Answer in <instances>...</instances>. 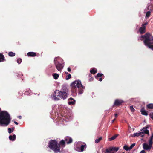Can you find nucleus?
Returning <instances> with one entry per match:
<instances>
[{
    "mask_svg": "<svg viewBox=\"0 0 153 153\" xmlns=\"http://www.w3.org/2000/svg\"><path fill=\"white\" fill-rule=\"evenodd\" d=\"M70 86L72 92L76 94L77 92L80 94L83 93L85 88V87L82 85L81 81L79 80H76L73 82Z\"/></svg>",
    "mask_w": 153,
    "mask_h": 153,
    "instance_id": "obj_1",
    "label": "nucleus"
},
{
    "mask_svg": "<svg viewBox=\"0 0 153 153\" xmlns=\"http://www.w3.org/2000/svg\"><path fill=\"white\" fill-rule=\"evenodd\" d=\"M11 121L10 116L6 111H3L0 112V125L2 126H6L10 123Z\"/></svg>",
    "mask_w": 153,
    "mask_h": 153,
    "instance_id": "obj_2",
    "label": "nucleus"
},
{
    "mask_svg": "<svg viewBox=\"0 0 153 153\" xmlns=\"http://www.w3.org/2000/svg\"><path fill=\"white\" fill-rule=\"evenodd\" d=\"M151 36V35L150 33H147L144 35H142L140 37V40L142 41L143 39H144L143 41V43L144 45L149 48L153 50V45L151 44L150 42L151 40L150 38Z\"/></svg>",
    "mask_w": 153,
    "mask_h": 153,
    "instance_id": "obj_3",
    "label": "nucleus"
},
{
    "mask_svg": "<svg viewBox=\"0 0 153 153\" xmlns=\"http://www.w3.org/2000/svg\"><path fill=\"white\" fill-rule=\"evenodd\" d=\"M48 146L55 153L60 152V146L59 144H58V142L56 140H50L49 142Z\"/></svg>",
    "mask_w": 153,
    "mask_h": 153,
    "instance_id": "obj_4",
    "label": "nucleus"
},
{
    "mask_svg": "<svg viewBox=\"0 0 153 153\" xmlns=\"http://www.w3.org/2000/svg\"><path fill=\"white\" fill-rule=\"evenodd\" d=\"M68 94V93L56 90L54 92V94H53V98L56 100H59L60 98L65 99L67 97V94Z\"/></svg>",
    "mask_w": 153,
    "mask_h": 153,
    "instance_id": "obj_5",
    "label": "nucleus"
},
{
    "mask_svg": "<svg viewBox=\"0 0 153 153\" xmlns=\"http://www.w3.org/2000/svg\"><path fill=\"white\" fill-rule=\"evenodd\" d=\"M56 58L54 59V63L58 71H61L63 68V66L62 64V61L60 62L57 61L56 59Z\"/></svg>",
    "mask_w": 153,
    "mask_h": 153,
    "instance_id": "obj_6",
    "label": "nucleus"
},
{
    "mask_svg": "<svg viewBox=\"0 0 153 153\" xmlns=\"http://www.w3.org/2000/svg\"><path fill=\"white\" fill-rule=\"evenodd\" d=\"M119 149V147H110L106 149L105 153H114L113 151L117 152Z\"/></svg>",
    "mask_w": 153,
    "mask_h": 153,
    "instance_id": "obj_7",
    "label": "nucleus"
},
{
    "mask_svg": "<svg viewBox=\"0 0 153 153\" xmlns=\"http://www.w3.org/2000/svg\"><path fill=\"white\" fill-rule=\"evenodd\" d=\"M147 24V23L142 24V27L139 29V31L141 34H143L146 32V27L145 26Z\"/></svg>",
    "mask_w": 153,
    "mask_h": 153,
    "instance_id": "obj_8",
    "label": "nucleus"
},
{
    "mask_svg": "<svg viewBox=\"0 0 153 153\" xmlns=\"http://www.w3.org/2000/svg\"><path fill=\"white\" fill-rule=\"evenodd\" d=\"M152 145H150L149 143V145L146 143H144L143 144V148L145 150H150L152 148Z\"/></svg>",
    "mask_w": 153,
    "mask_h": 153,
    "instance_id": "obj_9",
    "label": "nucleus"
},
{
    "mask_svg": "<svg viewBox=\"0 0 153 153\" xmlns=\"http://www.w3.org/2000/svg\"><path fill=\"white\" fill-rule=\"evenodd\" d=\"M123 102L122 100L117 99L115 100L114 105L115 106H118L121 105Z\"/></svg>",
    "mask_w": 153,
    "mask_h": 153,
    "instance_id": "obj_10",
    "label": "nucleus"
},
{
    "mask_svg": "<svg viewBox=\"0 0 153 153\" xmlns=\"http://www.w3.org/2000/svg\"><path fill=\"white\" fill-rule=\"evenodd\" d=\"M65 141L66 142L67 144H70L72 142V139L69 137H66L65 138Z\"/></svg>",
    "mask_w": 153,
    "mask_h": 153,
    "instance_id": "obj_11",
    "label": "nucleus"
},
{
    "mask_svg": "<svg viewBox=\"0 0 153 153\" xmlns=\"http://www.w3.org/2000/svg\"><path fill=\"white\" fill-rule=\"evenodd\" d=\"M60 91L68 93V91L67 86L65 85H63L61 91Z\"/></svg>",
    "mask_w": 153,
    "mask_h": 153,
    "instance_id": "obj_12",
    "label": "nucleus"
},
{
    "mask_svg": "<svg viewBox=\"0 0 153 153\" xmlns=\"http://www.w3.org/2000/svg\"><path fill=\"white\" fill-rule=\"evenodd\" d=\"M140 111L141 112V114L145 116H147L148 115V111H146L145 110L144 107H142L140 109Z\"/></svg>",
    "mask_w": 153,
    "mask_h": 153,
    "instance_id": "obj_13",
    "label": "nucleus"
},
{
    "mask_svg": "<svg viewBox=\"0 0 153 153\" xmlns=\"http://www.w3.org/2000/svg\"><path fill=\"white\" fill-rule=\"evenodd\" d=\"M139 136H141L142 137H143L144 136V133L143 132H140L139 133H134L132 137H135L136 136L138 137Z\"/></svg>",
    "mask_w": 153,
    "mask_h": 153,
    "instance_id": "obj_14",
    "label": "nucleus"
},
{
    "mask_svg": "<svg viewBox=\"0 0 153 153\" xmlns=\"http://www.w3.org/2000/svg\"><path fill=\"white\" fill-rule=\"evenodd\" d=\"M27 55L29 57H35L36 56V53L33 52H29L27 53Z\"/></svg>",
    "mask_w": 153,
    "mask_h": 153,
    "instance_id": "obj_15",
    "label": "nucleus"
},
{
    "mask_svg": "<svg viewBox=\"0 0 153 153\" xmlns=\"http://www.w3.org/2000/svg\"><path fill=\"white\" fill-rule=\"evenodd\" d=\"M147 128H148V127H146V128H144L143 129V131H142V132H143V133H144V134H149V131L148 130L146 129Z\"/></svg>",
    "mask_w": 153,
    "mask_h": 153,
    "instance_id": "obj_16",
    "label": "nucleus"
},
{
    "mask_svg": "<svg viewBox=\"0 0 153 153\" xmlns=\"http://www.w3.org/2000/svg\"><path fill=\"white\" fill-rule=\"evenodd\" d=\"M9 139L12 141H14L16 138V136L15 134H14L13 136L10 135L9 137Z\"/></svg>",
    "mask_w": 153,
    "mask_h": 153,
    "instance_id": "obj_17",
    "label": "nucleus"
},
{
    "mask_svg": "<svg viewBox=\"0 0 153 153\" xmlns=\"http://www.w3.org/2000/svg\"><path fill=\"white\" fill-rule=\"evenodd\" d=\"M146 108L148 109H153V103H150L147 105Z\"/></svg>",
    "mask_w": 153,
    "mask_h": 153,
    "instance_id": "obj_18",
    "label": "nucleus"
},
{
    "mask_svg": "<svg viewBox=\"0 0 153 153\" xmlns=\"http://www.w3.org/2000/svg\"><path fill=\"white\" fill-rule=\"evenodd\" d=\"M97 72V69L94 68H92L91 70H90L91 73L93 74H95Z\"/></svg>",
    "mask_w": 153,
    "mask_h": 153,
    "instance_id": "obj_19",
    "label": "nucleus"
},
{
    "mask_svg": "<svg viewBox=\"0 0 153 153\" xmlns=\"http://www.w3.org/2000/svg\"><path fill=\"white\" fill-rule=\"evenodd\" d=\"M119 135L118 134H116L111 137L109 138V139L110 141H112L115 139Z\"/></svg>",
    "mask_w": 153,
    "mask_h": 153,
    "instance_id": "obj_20",
    "label": "nucleus"
},
{
    "mask_svg": "<svg viewBox=\"0 0 153 153\" xmlns=\"http://www.w3.org/2000/svg\"><path fill=\"white\" fill-rule=\"evenodd\" d=\"M153 134H152V136L151 137L149 140V143L150 145H152L153 144Z\"/></svg>",
    "mask_w": 153,
    "mask_h": 153,
    "instance_id": "obj_21",
    "label": "nucleus"
},
{
    "mask_svg": "<svg viewBox=\"0 0 153 153\" xmlns=\"http://www.w3.org/2000/svg\"><path fill=\"white\" fill-rule=\"evenodd\" d=\"M4 60V56L1 53H0V62H2Z\"/></svg>",
    "mask_w": 153,
    "mask_h": 153,
    "instance_id": "obj_22",
    "label": "nucleus"
},
{
    "mask_svg": "<svg viewBox=\"0 0 153 153\" xmlns=\"http://www.w3.org/2000/svg\"><path fill=\"white\" fill-rule=\"evenodd\" d=\"M75 103V100H73L72 101H68V103L69 105H73Z\"/></svg>",
    "mask_w": 153,
    "mask_h": 153,
    "instance_id": "obj_23",
    "label": "nucleus"
},
{
    "mask_svg": "<svg viewBox=\"0 0 153 153\" xmlns=\"http://www.w3.org/2000/svg\"><path fill=\"white\" fill-rule=\"evenodd\" d=\"M86 144L85 145H82L80 147V150L81 152H83L84 151V148L85 147L86 148Z\"/></svg>",
    "mask_w": 153,
    "mask_h": 153,
    "instance_id": "obj_24",
    "label": "nucleus"
},
{
    "mask_svg": "<svg viewBox=\"0 0 153 153\" xmlns=\"http://www.w3.org/2000/svg\"><path fill=\"white\" fill-rule=\"evenodd\" d=\"M53 76L55 79H57L59 77V75L56 73H54L53 74Z\"/></svg>",
    "mask_w": 153,
    "mask_h": 153,
    "instance_id": "obj_25",
    "label": "nucleus"
},
{
    "mask_svg": "<svg viewBox=\"0 0 153 153\" xmlns=\"http://www.w3.org/2000/svg\"><path fill=\"white\" fill-rule=\"evenodd\" d=\"M8 55L10 56H14L15 55V53L12 52H9Z\"/></svg>",
    "mask_w": 153,
    "mask_h": 153,
    "instance_id": "obj_26",
    "label": "nucleus"
},
{
    "mask_svg": "<svg viewBox=\"0 0 153 153\" xmlns=\"http://www.w3.org/2000/svg\"><path fill=\"white\" fill-rule=\"evenodd\" d=\"M102 139V137H100L98 139H96L95 140V142L96 143H97L100 142Z\"/></svg>",
    "mask_w": 153,
    "mask_h": 153,
    "instance_id": "obj_27",
    "label": "nucleus"
},
{
    "mask_svg": "<svg viewBox=\"0 0 153 153\" xmlns=\"http://www.w3.org/2000/svg\"><path fill=\"white\" fill-rule=\"evenodd\" d=\"M65 140H61L59 142L61 146H65Z\"/></svg>",
    "mask_w": 153,
    "mask_h": 153,
    "instance_id": "obj_28",
    "label": "nucleus"
},
{
    "mask_svg": "<svg viewBox=\"0 0 153 153\" xmlns=\"http://www.w3.org/2000/svg\"><path fill=\"white\" fill-rule=\"evenodd\" d=\"M151 14V12L150 11H148L146 13V17L147 18L149 17Z\"/></svg>",
    "mask_w": 153,
    "mask_h": 153,
    "instance_id": "obj_29",
    "label": "nucleus"
},
{
    "mask_svg": "<svg viewBox=\"0 0 153 153\" xmlns=\"http://www.w3.org/2000/svg\"><path fill=\"white\" fill-rule=\"evenodd\" d=\"M123 149H124L126 151H128V150H130V149H129V147H128L127 146L125 145L123 146Z\"/></svg>",
    "mask_w": 153,
    "mask_h": 153,
    "instance_id": "obj_30",
    "label": "nucleus"
},
{
    "mask_svg": "<svg viewBox=\"0 0 153 153\" xmlns=\"http://www.w3.org/2000/svg\"><path fill=\"white\" fill-rule=\"evenodd\" d=\"M71 77V75L70 74H69L68 75H67L66 78V80H68L70 79Z\"/></svg>",
    "mask_w": 153,
    "mask_h": 153,
    "instance_id": "obj_31",
    "label": "nucleus"
},
{
    "mask_svg": "<svg viewBox=\"0 0 153 153\" xmlns=\"http://www.w3.org/2000/svg\"><path fill=\"white\" fill-rule=\"evenodd\" d=\"M130 109L131 110V111L132 112H134L135 111V109L133 108V106H130Z\"/></svg>",
    "mask_w": 153,
    "mask_h": 153,
    "instance_id": "obj_32",
    "label": "nucleus"
},
{
    "mask_svg": "<svg viewBox=\"0 0 153 153\" xmlns=\"http://www.w3.org/2000/svg\"><path fill=\"white\" fill-rule=\"evenodd\" d=\"M22 59L20 58H18L17 60V62L19 64H20L22 62Z\"/></svg>",
    "mask_w": 153,
    "mask_h": 153,
    "instance_id": "obj_33",
    "label": "nucleus"
},
{
    "mask_svg": "<svg viewBox=\"0 0 153 153\" xmlns=\"http://www.w3.org/2000/svg\"><path fill=\"white\" fill-rule=\"evenodd\" d=\"M103 75V74L102 73H98L97 75V76L98 77H100Z\"/></svg>",
    "mask_w": 153,
    "mask_h": 153,
    "instance_id": "obj_34",
    "label": "nucleus"
},
{
    "mask_svg": "<svg viewBox=\"0 0 153 153\" xmlns=\"http://www.w3.org/2000/svg\"><path fill=\"white\" fill-rule=\"evenodd\" d=\"M135 145V143L132 144L129 147L130 150H131Z\"/></svg>",
    "mask_w": 153,
    "mask_h": 153,
    "instance_id": "obj_35",
    "label": "nucleus"
},
{
    "mask_svg": "<svg viewBox=\"0 0 153 153\" xmlns=\"http://www.w3.org/2000/svg\"><path fill=\"white\" fill-rule=\"evenodd\" d=\"M149 116L152 119H153V112L150 113L149 114Z\"/></svg>",
    "mask_w": 153,
    "mask_h": 153,
    "instance_id": "obj_36",
    "label": "nucleus"
},
{
    "mask_svg": "<svg viewBox=\"0 0 153 153\" xmlns=\"http://www.w3.org/2000/svg\"><path fill=\"white\" fill-rule=\"evenodd\" d=\"M94 78L93 77H91L90 78V79H89V82H91L93 80H94Z\"/></svg>",
    "mask_w": 153,
    "mask_h": 153,
    "instance_id": "obj_37",
    "label": "nucleus"
},
{
    "mask_svg": "<svg viewBox=\"0 0 153 153\" xmlns=\"http://www.w3.org/2000/svg\"><path fill=\"white\" fill-rule=\"evenodd\" d=\"M8 133L10 134L12 132V131L11 130V129L10 128H8Z\"/></svg>",
    "mask_w": 153,
    "mask_h": 153,
    "instance_id": "obj_38",
    "label": "nucleus"
},
{
    "mask_svg": "<svg viewBox=\"0 0 153 153\" xmlns=\"http://www.w3.org/2000/svg\"><path fill=\"white\" fill-rule=\"evenodd\" d=\"M140 153H146L145 152L144 150H142L140 152Z\"/></svg>",
    "mask_w": 153,
    "mask_h": 153,
    "instance_id": "obj_39",
    "label": "nucleus"
},
{
    "mask_svg": "<svg viewBox=\"0 0 153 153\" xmlns=\"http://www.w3.org/2000/svg\"><path fill=\"white\" fill-rule=\"evenodd\" d=\"M68 71L69 72H70L71 71V69L70 67H68Z\"/></svg>",
    "mask_w": 153,
    "mask_h": 153,
    "instance_id": "obj_40",
    "label": "nucleus"
},
{
    "mask_svg": "<svg viewBox=\"0 0 153 153\" xmlns=\"http://www.w3.org/2000/svg\"><path fill=\"white\" fill-rule=\"evenodd\" d=\"M150 10L153 11V6H152L150 9Z\"/></svg>",
    "mask_w": 153,
    "mask_h": 153,
    "instance_id": "obj_41",
    "label": "nucleus"
},
{
    "mask_svg": "<svg viewBox=\"0 0 153 153\" xmlns=\"http://www.w3.org/2000/svg\"><path fill=\"white\" fill-rule=\"evenodd\" d=\"M74 100L72 98H70L68 100V101H70V100Z\"/></svg>",
    "mask_w": 153,
    "mask_h": 153,
    "instance_id": "obj_42",
    "label": "nucleus"
},
{
    "mask_svg": "<svg viewBox=\"0 0 153 153\" xmlns=\"http://www.w3.org/2000/svg\"><path fill=\"white\" fill-rule=\"evenodd\" d=\"M114 115L115 117H117L118 115V114H115Z\"/></svg>",
    "mask_w": 153,
    "mask_h": 153,
    "instance_id": "obj_43",
    "label": "nucleus"
},
{
    "mask_svg": "<svg viewBox=\"0 0 153 153\" xmlns=\"http://www.w3.org/2000/svg\"><path fill=\"white\" fill-rule=\"evenodd\" d=\"M91 76H92V75L91 74H89L88 75V77L90 78L91 77Z\"/></svg>",
    "mask_w": 153,
    "mask_h": 153,
    "instance_id": "obj_44",
    "label": "nucleus"
},
{
    "mask_svg": "<svg viewBox=\"0 0 153 153\" xmlns=\"http://www.w3.org/2000/svg\"><path fill=\"white\" fill-rule=\"evenodd\" d=\"M102 78H99V80L100 81H102Z\"/></svg>",
    "mask_w": 153,
    "mask_h": 153,
    "instance_id": "obj_45",
    "label": "nucleus"
},
{
    "mask_svg": "<svg viewBox=\"0 0 153 153\" xmlns=\"http://www.w3.org/2000/svg\"><path fill=\"white\" fill-rule=\"evenodd\" d=\"M14 123L16 125H18V123L17 122L14 121Z\"/></svg>",
    "mask_w": 153,
    "mask_h": 153,
    "instance_id": "obj_46",
    "label": "nucleus"
},
{
    "mask_svg": "<svg viewBox=\"0 0 153 153\" xmlns=\"http://www.w3.org/2000/svg\"><path fill=\"white\" fill-rule=\"evenodd\" d=\"M115 118L113 120H112V123H113L114 122L115 120Z\"/></svg>",
    "mask_w": 153,
    "mask_h": 153,
    "instance_id": "obj_47",
    "label": "nucleus"
},
{
    "mask_svg": "<svg viewBox=\"0 0 153 153\" xmlns=\"http://www.w3.org/2000/svg\"><path fill=\"white\" fill-rule=\"evenodd\" d=\"M18 118H19L20 119H21L22 118V117L21 116H19L18 117Z\"/></svg>",
    "mask_w": 153,
    "mask_h": 153,
    "instance_id": "obj_48",
    "label": "nucleus"
},
{
    "mask_svg": "<svg viewBox=\"0 0 153 153\" xmlns=\"http://www.w3.org/2000/svg\"><path fill=\"white\" fill-rule=\"evenodd\" d=\"M12 131H14V128H12Z\"/></svg>",
    "mask_w": 153,
    "mask_h": 153,
    "instance_id": "obj_49",
    "label": "nucleus"
},
{
    "mask_svg": "<svg viewBox=\"0 0 153 153\" xmlns=\"http://www.w3.org/2000/svg\"><path fill=\"white\" fill-rule=\"evenodd\" d=\"M65 74H68V73L67 72H65Z\"/></svg>",
    "mask_w": 153,
    "mask_h": 153,
    "instance_id": "obj_50",
    "label": "nucleus"
},
{
    "mask_svg": "<svg viewBox=\"0 0 153 153\" xmlns=\"http://www.w3.org/2000/svg\"><path fill=\"white\" fill-rule=\"evenodd\" d=\"M95 77L96 78H97V76H95Z\"/></svg>",
    "mask_w": 153,
    "mask_h": 153,
    "instance_id": "obj_51",
    "label": "nucleus"
},
{
    "mask_svg": "<svg viewBox=\"0 0 153 153\" xmlns=\"http://www.w3.org/2000/svg\"><path fill=\"white\" fill-rule=\"evenodd\" d=\"M152 40L153 41V39H152Z\"/></svg>",
    "mask_w": 153,
    "mask_h": 153,
    "instance_id": "obj_52",
    "label": "nucleus"
},
{
    "mask_svg": "<svg viewBox=\"0 0 153 153\" xmlns=\"http://www.w3.org/2000/svg\"><path fill=\"white\" fill-rule=\"evenodd\" d=\"M1 111V108H0V111Z\"/></svg>",
    "mask_w": 153,
    "mask_h": 153,
    "instance_id": "obj_53",
    "label": "nucleus"
},
{
    "mask_svg": "<svg viewBox=\"0 0 153 153\" xmlns=\"http://www.w3.org/2000/svg\"><path fill=\"white\" fill-rule=\"evenodd\" d=\"M122 153H125L124 152H122Z\"/></svg>",
    "mask_w": 153,
    "mask_h": 153,
    "instance_id": "obj_54",
    "label": "nucleus"
}]
</instances>
